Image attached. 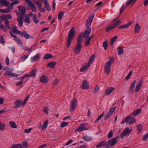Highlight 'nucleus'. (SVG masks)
<instances>
[{
  "label": "nucleus",
  "instance_id": "nucleus-1",
  "mask_svg": "<svg viewBox=\"0 0 148 148\" xmlns=\"http://www.w3.org/2000/svg\"><path fill=\"white\" fill-rule=\"evenodd\" d=\"M94 16L93 14H91L88 18L86 23V27L87 28L84 31L83 34H82V36H83L84 38H87L89 36L91 31V29L89 27L90 26L92 22Z\"/></svg>",
  "mask_w": 148,
  "mask_h": 148
},
{
  "label": "nucleus",
  "instance_id": "nucleus-2",
  "mask_svg": "<svg viewBox=\"0 0 148 148\" xmlns=\"http://www.w3.org/2000/svg\"><path fill=\"white\" fill-rule=\"evenodd\" d=\"M83 38L82 37V34H79L77 39V43L74 46L73 49L74 53L75 55H77L79 53L81 49L82 46L81 43Z\"/></svg>",
  "mask_w": 148,
  "mask_h": 148
},
{
  "label": "nucleus",
  "instance_id": "nucleus-3",
  "mask_svg": "<svg viewBox=\"0 0 148 148\" xmlns=\"http://www.w3.org/2000/svg\"><path fill=\"white\" fill-rule=\"evenodd\" d=\"M75 27H73L69 32L67 41V48H69L71 45V41L73 40L75 33Z\"/></svg>",
  "mask_w": 148,
  "mask_h": 148
},
{
  "label": "nucleus",
  "instance_id": "nucleus-4",
  "mask_svg": "<svg viewBox=\"0 0 148 148\" xmlns=\"http://www.w3.org/2000/svg\"><path fill=\"white\" fill-rule=\"evenodd\" d=\"M19 10V12L16 10L15 12L19 17V19L17 18L16 20L18 21V25L21 27L23 25V16L26 12V10Z\"/></svg>",
  "mask_w": 148,
  "mask_h": 148
},
{
  "label": "nucleus",
  "instance_id": "nucleus-5",
  "mask_svg": "<svg viewBox=\"0 0 148 148\" xmlns=\"http://www.w3.org/2000/svg\"><path fill=\"white\" fill-rule=\"evenodd\" d=\"M109 58L110 59L106 63L104 67V71L108 75L109 74L111 71V65L114 62L113 58L110 57Z\"/></svg>",
  "mask_w": 148,
  "mask_h": 148
},
{
  "label": "nucleus",
  "instance_id": "nucleus-6",
  "mask_svg": "<svg viewBox=\"0 0 148 148\" xmlns=\"http://www.w3.org/2000/svg\"><path fill=\"white\" fill-rule=\"evenodd\" d=\"M136 121L135 118L132 116L131 115H129L126 117L121 122V123L123 124L126 122L128 124H132L135 123Z\"/></svg>",
  "mask_w": 148,
  "mask_h": 148
},
{
  "label": "nucleus",
  "instance_id": "nucleus-7",
  "mask_svg": "<svg viewBox=\"0 0 148 148\" xmlns=\"http://www.w3.org/2000/svg\"><path fill=\"white\" fill-rule=\"evenodd\" d=\"M132 129H130L129 127H127L125 128L120 135L121 139H123L124 136H128L132 131Z\"/></svg>",
  "mask_w": 148,
  "mask_h": 148
},
{
  "label": "nucleus",
  "instance_id": "nucleus-8",
  "mask_svg": "<svg viewBox=\"0 0 148 148\" xmlns=\"http://www.w3.org/2000/svg\"><path fill=\"white\" fill-rule=\"evenodd\" d=\"M77 100L76 98H73L71 101L70 103V110L73 111L75 110V108H76L77 105Z\"/></svg>",
  "mask_w": 148,
  "mask_h": 148
},
{
  "label": "nucleus",
  "instance_id": "nucleus-9",
  "mask_svg": "<svg viewBox=\"0 0 148 148\" xmlns=\"http://www.w3.org/2000/svg\"><path fill=\"white\" fill-rule=\"evenodd\" d=\"M86 123H82L77 129L75 130V132H82L83 130H87L88 129V128H86Z\"/></svg>",
  "mask_w": 148,
  "mask_h": 148
},
{
  "label": "nucleus",
  "instance_id": "nucleus-10",
  "mask_svg": "<svg viewBox=\"0 0 148 148\" xmlns=\"http://www.w3.org/2000/svg\"><path fill=\"white\" fill-rule=\"evenodd\" d=\"M117 140L116 138H112L108 140L107 142L108 147L109 148L115 145L117 142Z\"/></svg>",
  "mask_w": 148,
  "mask_h": 148
},
{
  "label": "nucleus",
  "instance_id": "nucleus-11",
  "mask_svg": "<svg viewBox=\"0 0 148 148\" xmlns=\"http://www.w3.org/2000/svg\"><path fill=\"white\" fill-rule=\"evenodd\" d=\"M89 85L87 80H84L82 82L81 86V88L82 89H87L89 88Z\"/></svg>",
  "mask_w": 148,
  "mask_h": 148
},
{
  "label": "nucleus",
  "instance_id": "nucleus-12",
  "mask_svg": "<svg viewBox=\"0 0 148 148\" xmlns=\"http://www.w3.org/2000/svg\"><path fill=\"white\" fill-rule=\"evenodd\" d=\"M15 106L14 107V108H17L21 107V106H24L23 105V103L22 102V100L21 99L16 100L14 103Z\"/></svg>",
  "mask_w": 148,
  "mask_h": 148
},
{
  "label": "nucleus",
  "instance_id": "nucleus-13",
  "mask_svg": "<svg viewBox=\"0 0 148 148\" xmlns=\"http://www.w3.org/2000/svg\"><path fill=\"white\" fill-rule=\"evenodd\" d=\"M108 144L106 140H104L100 142L99 144L96 145L97 148L103 146L106 148H109L108 147Z\"/></svg>",
  "mask_w": 148,
  "mask_h": 148
},
{
  "label": "nucleus",
  "instance_id": "nucleus-14",
  "mask_svg": "<svg viewBox=\"0 0 148 148\" xmlns=\"http://www.w3.org/2000/svg\"><path fill=\"white\" fill-rule=\"evenodd\" d=\"M119 16L114 19L112 21V22L113 23L112 25L114 28L118 26L121 23V21L120 20H116V19H117Z\"/></svg>",
  "mask_w": 148,
  "mask_h": 148
},
{
  "label": "nucleus",
  "instance_id": "nucleus-15",
  "mask_svg": "<svg viewBox=\"0 0 148 148\" xmlns=\"http://www.w3.org/2000/svg\"><path fill=\"white\" fill-rule=\"evenodd\" d=\"M136 1L137 0H129L128 1H127L125 4L122 6L121 9H124L127 5L131 3L133 5Z\"/></svg>",
  "mask_w": 148,
  "mask_h": 148
},
{
  "label": "nucleus",
  "instance_id": "nucleus-16",
  "mask_svg": "<svg viewBox=\"0 0 148 148\" xmlns=\"http://www.w3.org/2000/svg\"><path fill=\"white\" fill-rule=\"evenodd\" d=\"M114 88L113 87H109L106 89L105 94L106 95H108L111 94L112 92L114 90Z\"/></svg>",
  "mask_w": 148,
  "mask_h": 148
},
{
  "label": "nucleus",
  "instance_id": "nucleus-17",
  "mask_svg": "<svg viewBox=\"0 0 148 148\" xmlns=\"http://www.w3.org/2000/svg\"><path fill=\"white\" fill-rule=\"evenodd\" d=\"M40 80L41 82L44 83H46L47 82L49 79L47 76H46L45 75H43L40 77Z\"/></svg>",
  "mask_w": 148,
  "mask_h": 148
},
{
  "label": "nucleus",
  "instance_id": "nucleus-18",
  "mask_svg": "<svg viewBox=\"0 0 148 148\" xmlns=\"http://www.w3.org/2000/svg\"><path fill=\"white\" fill-rule=\"evenodd\" d=\"M20 35L23 37L26 38L27 39H29L31 37L30 35L25 31H23L22 32H21Z\"/></svg>",
  "mask_w": 148,
  "mask_h": 148
},
{
  "label": "nucleus",
  "instance_id": "nucleus-19",
  "mask_svg": "<svg viewBox=\"0 0 148 148\" xmlns=\"http://www.w3.org/2000/svg\"><path fill=\"white\" fill-rule=\"evenodd\" d=\"M90 65L87 63H85L83 67L80 69V71L81 72H83L86 71L90 67Z\"/></svg>",
  "mask_w": 148,
  "mask_h": 148
},
{
  "label": "nucleus",
  "instance_id": "nucleus-20",
  "mask_svg": "<svg viewBox=\"0 0 148 148\" xmlns=\"http://www.w3.org/2000/svg\"><path fill=\"white\" fill-rule=\"evenodd\" d=\"M9 2L6 0H0V6H4L8 8Z\"/></svg>",
  "mask_w": 148,
  "mask_h": 148
},
{
  "label": "nucleus",
  "instance_id": "nucleus-21",
  "mask_svg": "<svg viewBox=\"0 0 148 148\" xmlns=\"http://www.w3.org/2000/svg\"><path fill=\"white\" fill-rule=\"evenodd\" d=\"M143 82V78H142L139 82L136 88L135 92H137L140 90V88H141Z\"/></svg>",
  "mask_w": 148,
  "mask_h": 148
},
{
  "label": "nucleus",
  "instance_id": "nucleus-22",
  "mask_svg": "<svg viewBox=\"0 0 148 148\" xmlns=\"http://www.w3.org/2000/svg\"><path fill=\"white\" fill-rule=\"evenodd\" d=\"M132 23V22L131 21L121 26H119L118 27L119 29H125L129 27V26L131 25Z\"/></svg>",
  "mask_w": 148,
  "mask_h": 148
},
{
  "label": "nucleus",
  "instance_id": "nucleus-23",
  "mask_svg": "<svg viewBox=\"0 0 148 148\" xmlns=\"http://www.w3.org/2000/svg\"><path fill=\"white\" fill-rule=\"evenodd\" d=\"M20 1L17 0H15L12 3H10L9 2L10 4H9L8 8L10 9H12L13 8L14 5L16 4L19 3Z\"/></svg>",
  "mask_w": 148,
  "mask_h": 148
},
{
  "label": "nucleus",
  "instance_id": "nucleus-24",
  "mask_svg": "<svg viewBox=\"0 0 148 148\" xmlns=\"http://www.w3.org/2000/svg\"><path fill=\"white\" fill-rule=\"evenodd\" d=\"M4 74L6 75H9L13 77H17L18 76V74L13 73L11 71H7L6 73H5Z\"/></svg>",
  "mask_w": 148,
  "mask_h": 148
},
{
  "label": "nucleus",
  "instance_id": "nucleus-25",
  "mask_svg": "<svg viewBox=\"0 0 148 148\" xmlns=\"http://www.w3.org/2000/svg\"><path fill=\"white\" fill-rule=\"evenodd\" d=\"M140 27L138 23L136 24L134 27V33L135 34H138L140 29Z\"/></svg>",
  "mask_w": 148,
  "mask_h": 148
},
{
  "label": "nucleus",
  "instance_id": "nucleus-26",
  "mask_svg": "<svg viewBox=\"0 0 148 148\" xmlns=\"http://www.w3.org/2000/svg\"><path fill=\"white\" fill-rule=\"evenodd\" d=\"M40 55L39 53L36 54L34 56L31 58V60L32 62H34L39 59L40 58Z\"/></svg>",
  "mask_w": 148,
  "mask_h": 148
},
{
  "label": "nucleus",
  "instance_id": "nucleus-27",
  "mask_svg": "<svg viewBox=\"0 0 148 148\" xmlns=\"http://www.w3.org/2000/svg\"><path fill=\"white\" fill-rule=\"evenodd\" d=\"M141 110L140 108L136 109L132 113V115L134 116L138 115L141 112Z\"/></svg>",
  "mask_w": 148,
  "mask_h": 148
},
{
  "label": "nucleus",
  "instance_id": "nucleus-28",
  "mask_svg": "<svg viewBox=\"0 0 148 148\" xmlns=\"http://www.w3.org/2000/svg\"><path fill=\"white\" fill-rule=\"evenodd\" d=\"M9 125L12 128L16 129L17 127V126L16 125V123L13 121H11L9 122Z\"/></svg>",
  "mask_w": 148,
  "mask_h": 148
},
{
  "label": "nucleus",
  "instance_id": "nucleus-29",
  "mask_svg": "<svg viewBox=\"0 0 148 148\" xmlns=\"http://www.w3.org/2000/svg\"><path fill=\"white\" fill-rule=\"evenodd\" d=\"M124 48V47H121V46L119 47H118L117 49L118 50V54L119 55H120L121 54H123L124 52V51L123 49Z\"/></svg>",
  "mask_w": 148,
  "mask_h": 148
},
{
  "label": "nucleus",
  "instance_id": "nucleus-30",
  "mask_svg": "<svg viewBox=\"0 0 148 148\" xmlns=\"http://www.w3.org/2000/svg\"><path fill=\"white\" fill-rule=\"evenodd\" d=\"M56 64V62H52L49 63L47 64V66L48 67H50L51 68H53Z\"/></svg>",
  "mask_w": 148,
  "mask_h": 148
},
{
  "label": "nucleus",
  "instance_id": "nucleus-31",
  "mask_svg": "<svg viewBox=\"0 0 148 148\" xmlns=\"http://www.w3.org/2000/svg\"><path fill=\"white\" fill-rule=\"evenodd\" d=\"M118 37L117 36H115L113 38H112L110 40V45L111 46L113 45L114 42L116 41V39L118 38Z\"/></svg>",
  "mask_w": 148,
  "mask_h": 148
},
{
  "label": "nucleus",
  "instance_id": "nucleus-32",
  "mask_svg": "<svg viewBox=\"0 0 148 148\" xmlns=\"http://www.w3.org/2000/svg\"><path fill=\"white\" fill-rule=\"evenodd\" d=\"M12 30L14 33L16 34H20L21 32L18 30L17 28L15 26L13 25L12 26Z\"/></svg>",
  "mask_w": 148,
  "mask_h": 148
},
{
  "label": "nucleus",
  "instance_id": "nucleus-33",
  "mask_svg": "<svg viewBox=\"0 0 148 148\" xmlns=\"http://www.w3.org/2000/svg\"><path fill=\"white\" fill-rule=\"evenodd\" d=\"M10 148H22V145L20 144L16 145L13 144Z\"/></svg>",
  "mask_w": 148,
  "mask_h": 148
},
{
  "label": "nucleus",
  "instance_id": "nucleus-34",
  "mask_svg": "<svg viewBox=\"0 0 148 148\" xmlns=\"http://www.w3.org/2000/svg\"><path fill=\"white\" fill-rule=\"evenodd\" d=\"M95 56V54H93L91 56L88 61V64H91L94 60Z\"/></svg>",
  "mask_w": 148,
  "mask_h": 148
},
{
  "label": "nucleus",
  "instance_id": "nucleus-35",
  "mask_svg": "<svg viewBox=\"0 0 148 148\" xmlns=\"http://www.w3.org/2000/svg\"><path fill=\"white\" fill-rule=\"evenodd\" d=\"M14 40L21 46L22 47L23 46V45L22 41L19 38L17 37Z\"/></svg>",
  "mask_w": 148,
  "mask_h": 148
},
{
  "label": "nucleus",
  "instance_id": "nucleus-36",
  "mask_svg": "<svg viewBox=\"0 0 148 148\" xmlns=\"http://www.w3.org/2000/svg\"><path fill=\"white\" fill-rule=\"evenodd\" d=\"M48 121L47 120L45 121L42 125V130L46 129L48 126Z\"/></svg>",
  "mask_w": 148,
  "mask_h": 148
},
{
  "label": "nucleus",
  "instance_id": "nucleus-37",
  "mask_svg": "<svg viewBox=\"0 0 148 148\" xmlns=\"http://www.w3.org/2000/svg\"><path fill=\"white\" fill-rule=\"evenodd\" d=\"M53 56L49 53H46L44 57V59H47L49 58H53Z\"/></svg>",
  "mask_w": 148,
  "mask_h": 148
},
{
  "label": "nucleus",
  "instance_id": "nucleus-38",
  "mask_svg": "<svg viewBox=\"0 0 148 148\" xmlns=\"http://www.w3.org/2000/svg\"><path fill=\"white\" fill-rule=\"evenodd\" d=\"M138 132L139 133H140L142 131L143 126L141 124L138 125L137 126Z\"/></svg>",
  "mask_w": 148,
  "mask_h": 148
},
{
  "label": "nucleus",
  "instance_id": "nucleus-39",
  "mask_svg": "<svg viewBox=\"0 0 148 148\" xmlns=\"http://www.w3.org/2000/svg\"><path fill=\"white\" fill-rule=\"evenodd\" d=\"M114 28V27L112 25H110L106 28V31L107 32H108L112 30Z\"/></svg>",
  "mask_w": 148,
  "mask_h": 148
},
{
  "label": "nucleus",
  "instance_id": "nucleus-40",
  "mask_svg": "<svg viewBox=\"0 0 148 148\" xmlns=\"http://www.w3.org/2000/svg\"><path fill=\"white\" fill-rule=\"evenodd\" d=\"M69 123L67 122H63L61 123L60 127L61 128L67 126L69 125Z\"/></svg>",
  "mask_w": 148,
  "mask_h": 148
},
{
  "label": "nucleus",
  "instance_id": "nucleus-41",
  "mask_svg": "<svg viewBox=\"0 0 148 148\" xmlns=\"http://www.w3.org/2000/svg\"><path fill=\"white\" fill-rule=\"evenodd\" d=\"M90 42V40L89 39H88L87 38H86L85 39V45L86 46H88L89 45Z\"/></svg>",
  "mask_w": 148,
  "mask_h": 148
},
{
  "label": "nucleus",
  "instance_id": "nucleus-42",
  "mask_svg": "<svg viewBox=\"0 0 148 148\" xmlns=\"http://www.w3.org/2000/svg\"><path fill=\"white\" fill-rule=\"evenodd\" d=\"M5 124L4 123H2L0 122V130H4L5 128Z\"/></svg>",
  "mask_w": 148,
  "mask_h": 148
},
{
  "label": "nucleus",
  "instance_id": "nucleus-43",
  "mask_svg": "<svg viewBox=\"0 0 148 148\" xmlns=\"http://www.w3.org/2000/svg\"><path fill=\"white\" fill-rule=\"evenodd\" d=\"M45 7L47 9H50V6L47 2V0H46L45 1Z\"/></svg>",
  "mask_w": 148,
  "mask_h": 148
},
{
  "label": "nucleus",
  "instance_id": "nucleus-44",
  "mask_svg": "<svg viewBox=\"0 0 148 148\" xmlns=\"http://www.w3.org/2000/svg\"><path fill=\"white\" fill-rule=\"evenodd\" d=\"M114 133L112 130L110 131L108 134L107 137L109 138H111L113 136Z\"/></svg>",
  "mask_w": 148,
  "mask_h": 148
},
{
  "label": "nucleus",
  "instance_id": "nucleus-45",
  "mask_svg": "<svg viewBox=\"0 0 148 148\" xmlns=\"http://www.w3.org/2000/svg\"><path fill=\"white\" fill-rule=\"evenodd\" d=\"M35 4L37 5L38 8L40 9L42 8V4L38 1H36L35 2Z\"/></svg>",
  "mask_w": 148,
  "mask_h": 148
},
{
  "label": "nucleus",
  "instance_id": "nucleus-46",
  "mask_svg": "<svg viewBox=\"0 0 148 148\" xmlns=\"http://www.w3.org/2000/svg\"><path fill=\"white\" fill-rule=\"evenodd\" d=\"M4 21L5 22V26H6L7 27L8 29H10V27L9 26V21L7 19L4 20Z\"/></svg>",
  "mask_w": 148,
  "mask_h": 148
},
{
  "label": "nucleus",
  "instance_id": "nucleus-47",
  "mask_svg": "<svg viewBox=\"0 0 148 148\" xmlns=\"http://www.w3.org/2000/svg\"><path fill=\"white\" fill-rule=\"evenodd\" d=\"M112 114V113H111L110 112H108L106 114L105 116L104 117V120H106Z\"/></svg>",
  "mask_w": 148,
  "mask_h": 148
},
{
  "label": "nucleus",
  "instance_id": "nucleus-48",
  "mask_svg": "<svg viewBox=\"0 0 148 148\" xmlns=\"http://www.w3.org/2000/svg\"><path fill=\"white\" fill-rule=\"evenodd\" d=\"M82 138L87 141H90L92 140L91 137H89L87 136L83 137Z\"/></svg>",
  "mask_w": 148,
  "mask_h": 148
},
{
  "label": "nucleus",
  "instance_id": "nucleus-49",
  "mask_svg": "<svg viewBox=\"0 0 148 148\" xmlns=\"http://www.w3.org/2000/svg\"><path fill=\"white\" fill-rule=\"evenodd\" d=\"M103 46L104 49L106 50L108 46V42L107 41H105L103 42Z\"/></svg>",
  "mask_w": 148,
  "mask_h": 148
},
{
  "label": "nucleus",
  "instance_id": "nucleus-50",
  "mask_svg": "<svg viewBox=\"0 0 148 148\" xmlns=\"http://www.w3.org/2000/svg\"><path fill=\"white\" fill-rule=\"evenodd\" d=\"M21 145H22V147H23V148H27L28 146L27 142V141H24L23 143Z\"/></svg>",
  "mask_w": 148,
  "mask_h": 148
},
{
  "label": "nucleus",
  "instance_id": "nucleus-51",
  "mask_svg": "<svg viewBox=\"0 0 148 148\" xmlns=\"http://www.w3.org/2000/svg\"><path fill=\"white\" fill-rule=\"evenodd\" d=\"M104 112H103L102 114H101L100 115L98 116V118H97V119L95 121V122L96 123L99 120H100L101 118V117L103 116L104 114Z\"/></svg>",
  "mask_w": 148,
  "mask_h": 148
},
{
  "label": "nucleus",
  "instance_id": "nucleus-52",
  "mask_svg": "<svg viewBox=\"0 0 148 148\" xmlns=\"http://www.w3.org/2000/svg\"><path fill=\"white\" fill-rule=\"evenodd\" d=\"M64 12L63 11L61 12L58 14V19H60L62 17Z\"/></svg>",
  "mask_w": 148,
  "mask_h": 148
},
{
  "label": "nucleus",
  "instance_id": "nucleus-53",
  "mask_svg": "<svg viewBox=\"0 0 148 148\" xmlns=\"http://www.w3.org/2000/svg\"><path fill=\"white\" fill-rule=\"evenodd\" d=\"M99 89V87L98 85H97L95 86V88L94 90V92L95 93H97Z\"/></svg>",
  "mask_w": 148,
  "mask_h": 148
},
{
  "label": "nucleus",
  "instance_id": "nucleus-54",
  "mask_svg": "<svg viewBox=\"0 0 148 148\" xmlns=\"http://www.w3.org/2000/svg\"><path fill=\"white\" fill-rule=\"evenodd\" d=\"M33 20L36 23H38L39 21L37 19L36 15L35 14L34 16V17L33 18Z\"/></svg>",
  "mask_w": 148,
  "mask_h": 148
},
{
  "label": "nucleus",
  "instance_id": "nucleus-55",
  "mask_svg": "<svg viewBox=\"0 0 148 148\" xmlns=\"http://www.w3.org/2000/svg\"><path fill=\"white\" fill-rule=\"evenodd\" d=\"M30 75L31 77H34L36 76V72L34 70H32L30 72Z\"/></svg>",
  "mask_w": 148,
  "mask_h": 148
},
{
  "label": "nucleus",
  "instance_id": "nucleus-56",
  "mask_svg": "<svg viewBox=\"0 0 148 148\" xmlns=\"http://www.w3.org/2000/svg\"><path fill=\"white\" fill-rule=\"evenodd\" d=\"M11 10H0V12L2 13L10 12Z\"/></svg>",
  "mask_w": 148,
  "mask_h": 148
},
{
  "label": "nucleus",
  "instance_id": "nucleus-57",
  "mask_svg": "<svg viewBox=\"0 0 148 148\" xmlns=\"http://www.w3.org/2000/svg\"><path fill=\"white\" fill-rule=\"evenodd\" d=\"M49 110V108L47 107H45L43 108L44 112L47 114L48 113V111Z\"/></svg>",
  "mask_w": 148,
  "mask_h": 148
},
{
  "label": "nucleus",
  "instance_id": "nucleus-58",
  "mask_svg": "<svg viewBox=\"0 0 148 148\" xmlns=\"http://www.w3.org/2000/svg\"><path fill=\"white\" fill-rule=\"evenodd\" d=\"M132 71H131L129 73L128 75L126 77L125 79L126 80H128L132 75Z\"/></svg>",
  "mask_w": 148,
  "mask_h": 148
},
{
  "label": "nucleus",
  "instance_id": "nucleus-59",
  "mask_svg": "<svg viewBox=\"0 0 148 148\" xmlns=\"http://www.w3.org/2000/svg\"><path fill=\"white\" fill-rule=\"evenodd\" d=\"M10 36L14 38V40L17 37V36L16 35H14L12 31L10 32Z\"/></svg>",
  "mask_w": 148,
  "mask_h": 148
},
{
  "label": "nucleus",
  "instance_id": "nucleus-60",
  "mask_svg": "<svg viewBox=\"0 0 148 148\" xmlns=\"http://www.w3.org/2000/svg\"><path fill=\"white\" fill-rule=\"evenodd\" d=\"M29 95H28L27 96V97L25 99L24 102H23V105H25L26 103L27 102V100L29 98Z\"/></svg>",
  "mask_w": 148,
  "mask_h": 148
},
{
  "label": "nucleus",
  "instance_id": "nucleus-61",
  "mask_svg": "<svg viewBox=\"0 0 148 148\" xmlns=\"http://www.w3.org/2000/svg\"><path fill=\"white\" fill-rule=\"evenodd\" d=\"M116 110V108L113 107L111 108L109 110V112H110L111 113H112L113 112L115 111Z\"/></svg>",
  "mask_w": 148,
  "mask_h": 148
},
{
  "label": "nucleus",
  "instance_id": "nucleus-62",
  "mask_svg": "<svg viewBox=\"0 0 148 148\" xmlns=\"http://www.w3.org/2000/svg\"><path fill=\"white\" fill-rule=\"evenodd\" d=\"M59 80L58 78H56L54 81L53 84L54 85H57L58 83Z\"/></svg>",
  "mask_w": 148,
  "mask_h": 148
},
{
  "label": "nucleus",
  "instance_id": "nucleus-63",
  "mask_svg": "<svg viewBox=\"0 0 148 148\" xmlns=\"http://www.w3.org/2000/svg\"><path fill=\"white\" fill-rule=\"evenodd\" d=\"M136 83V81L135 80H134L133 81V82H132V84H131L130 87L131 88H134L135 86V85Z\"/></svg>",
  "mask_w": 148,
  "mask_h": 148
},
{
  "label": "nucleus",
  "instance_id": "nucleus-64",
  "mask_svg": "<svg viewBox=\"0 0 148 148\" xmlns=\"http://www.w3.org/2000/svg\"><path fill=\"white\" fill-rule=\"evenodd\" d=\"M148 138V133H147L146 134H145L143 136V140H147V138Z\"/></svg>",
  "mask_w": 148,
  "mask_h": 148
}]
</instances>
